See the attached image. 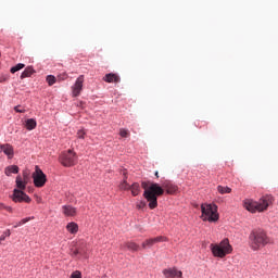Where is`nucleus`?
<instances>
[{
	"label": "nucleus",
	"instance_id": "f257e3e1",
	"mask_svg": "<svg viewBox=\"0 0 278 278\" xmlns=\"http://www.w3.org/2000/svg\"><path fill=\"white\" fill-rule=\"evenodd\" d=\"M141 188H143V197L149 203L150 210H155L157 207V197H162L164 194V190H166L167 194H175L178 188L169 181H165L162 187L156 182L151 181H142Z\"/></svg>",
	"mask_w": 278,
	"mask_h": 278
},
{
	"label": "nucleus",
	"instance_id": "f03ea898",
	"mask_svg": "<svg viewBox=\"0 0 278 278\" xmlns=\"http://www.w3.org/2000/svg\"><path fill=\"white\" fill-rule=\"evenodd\" d=\"M273 203V197L265 195L260 199V201H253L252 199H247L243 201V207L251 212V214H255L256 212H266L268 210V205Z\"/></svg>",
	"mask_w": 278,
	"mask_h": 278
},
{
	"label": "nucleus",
	"instance_id": "7ed1b4c3",
	"mask_svg": "<svg viewBox=\"0 0 278 278\" xmlns=\"http://www.w3.org/2000/svg\"><path fill=\"white\" fill-rule=\"evenodd\" d=\"M249 238L250 247L253 251H260V249H264L266 244H270V238H268L264 230H253Z\"/></svg>",
	"mask_w": 278,
	"mask_h": 278
},
{
	"label": "nucleus",
	"instance_id": "20e7f679",
	"mask_svg": "<svg viewBox=\"0 0 278 278\" xmlns=\"http://www.w3.org/2000/svg\"><path fill=\"white\" fill-rule=\"evenodd\" d=\"M16 188L13 190L14 203H31V198L23 192L27 188V182L23 180V176H17L15 179Z\"/></svg>",
	"mask_w": 278,
	"mask_h": 278
},
{
	"label": "nucleus",
	"instance_id": "39448f33",
	"mask_svg": "<svg viewBox=\"0 0 278 278\" xmlns=\"http://www.w3.org/2000/svg\"><path fill=\"white\" fill-rule=\"evenodd\" d=\"M211 251L214 255V257H226L233 251V248H231V244H229V239H224L218 244H211Z\"/></svg>",
	"mask_w": 278,
	"mask_h": 278
},
{
	"label": "nucleus",
	"instance_id": "423d86ee",
	"mask_svg": "<svg viewBox=\"0 0 278 278\" xmlns=\"http://www.w3.org/2000/svg\"><path fill=\"white\" fill-rule=\"evenodd\" d=\"M202 219L208 223H216L218 220V206L216 204L204 203L201 205Z\"/></svg>",
	"mask_w": 278,
	"mask_h": 278
},
{
	"label": "nucleus",
	"instance_id": "0eeeda50",
	"mask_svg": "<svg viewBox=\"0 0 278 278\" xmlns=\"http://www.w3.org/2000/svg\"><path fill=\"white\" fill-rule=\"evenodd\" d=\"M59 161L62 166L67 168L75 166V164H77V153H75L73 150H67L60 155Z\"/></svg>",
	"mask_w": 278,
	"mask_h": 278
},
{
	"label": "nucleus",
	"instance_id": "6e6552de",
	"mask_svg": "<svg viewBox=\"0 0 278 278\" xmlns=\"http://www.w3.org/2000/svg\"><path fill=\"white\" fill-rule=\"evenodd\" d=\"M33 179L36 188H43L45 184H47V175L38 166L35 167Z\"/></svg>",
	"mask_w": 278,
	"mask_h": 278
},
{
	"label": "nucleus",
	"instance_id": "1a4fd4ad",
	"mask_svg": "<svg viewBox=\"0 0 278 278\" xmlns=\"http://www.w3.org/2000/svg\"><path fill=\"white\" fill-rule=\"evenodd\" d=\"M160 242H168V238L164 237V236H159L155 238H150L147 239L142 244V249H151V247H153L154 244H157Z\"/></svg>",
	"mask_w": 278,
	"mask_h": 278
},
{
	"label": "nucleus",
	"instance_id": "9d476101",
	"mask_svg": "<svg viewBox=\"0 0 278 278\" xmlns=\"http://www.w3.org/2000/svg\"><path fill=\"white\" fill-rule=\"evenodd\" d=\"M163 275L165 278H184V273L177 269V267L163 269Z\"/></svg>",
	"mask_w": 278,
	"mask_h": 278
},
{
	"label": "nucleus",
	"instance_id": "9b49d317",
	"mask_svg": "<svg viewBox=\"0 0 278 278\" xmlns=\"http://www.w3.org/2000/svg\"><path fill=\"white\" fill-rule=\"evenodd\" d=\"M81 90H84V75H80L74 86H72V94L73 97H79L81 94Z\"/></svg>",
	"mask_w": 278,
	"mask_h": 278
},
{
	"label": "nucleus",
	"instance_id": "f8f14e48",
	"mask_svg": "<svg viewBox=\"0 0 278 278\" xmlns=\"http://www.w3.org/2000/svg\"><path fill=\"white\" fill-rule=\"evenodd\" d=\"M0 153H4L9 160H12L14 157V148L9 143L0 144Z\"/></svg>",
	"mask_w": 278,
	"mask_h": 278
},
{
	"label": "nucleus",
	"instance_id": "ddd939ff",
	"mask_svg": "<svg viewBox=\"0 0 278 278\" xmlns=\"http://www.w3.org/2000/svg\"><path fill=\"white\" fill-rule=\"evenodd\" d=\"M103 81H106V84H118L121 83V76L114 73H110L103 77Z\"/></svg>",
	"mask_w": 278,
	"mask_h": 278
},
{
	"label": "nucleus",
	"instance_id": "4468645a",
	"mask_svg": "<svg viewBox=\"0 0 278 278\" xmlns=\"http://www.w3.org/2000/svg\"><path fill=\"white\" fill-rule=\"evenodd\" d=\"M64 216H76L77 208L71 205H64L62 206Z\"/></svg>",
	"mask_w": 278,
	"mask_h": 278
},
{
	"label": "nucleus",
	"instance_id": "2eb2a0df",
	"mask_svg": "<svg viewBox=\"0 0 278 278\" xmlns=\"http://www.w3.org/2000/svg\"><path fill=\"white\" fill-rule=\"evenodd\" d=\"M122 249H128V251H140V245L134 241H128L122 244Z\"/></svg>",
	"mask_w": 278,
	"mask_h": 278
},
{
	"label": "nucleus",
	"instance_id": "dca6fc26",
	"mask_svg": "<svg viewBox=\"0 0 278 278\" xmlns=\"http://www.w3.org/2000/svg\"><path fill=\"white\" fill-rule=\"evenodd\" d=\"M34 73H36V71L34 70V67L31 66H27L24 72L21 74L20 78L21 79H25L27 77H31V75H34Z\"/></svg>",
	"mask_w": 278,
	"mask_h": 278
},
{
	"label": "nucleus",
	"instance_id": "f3484780",
	"mask_svg": "<svg viewBox=\"0 0 278 278\" xmlns=\"http://www.w3.org/2000/svg\"><path fill=\"white\" fill-rule=\"evenodd\" d=\"M38 123L34 118H28L25 121V127L28 131L34 130L35 127H37Z\"/></svg>",
	"mask_w": 278,
	"mask_h": 278
},
{
	"label": "nucleus",
	"instance_id": "a211bd4d",
	"mask_svg": "<svg viewBox=\"0 0 278 278\" xmlns=\"http://www.w3.org/2000/svg\"><path fill=\"white\" fill-rule=\"evenodd\" d=\"M66 229L70 233H77L79 231V226L77 223L72 222L67 224Z\"/></svg>",
	"mask_w": 278,
	"mask_h": 278
},
{
	"label": "nucleus",
	"instance_id": "6ab92c4d",
	"mask_svg": "<svg viewBox=\"0 0 278 278\" xmlns=\"http://www.w3.org/2000/svg\"><path fill=\"white\" fill-rule=\"evenodd\" d=\"M4 173L8 177H10V175H12V174L16 175V174H18V166H16V165L8 166L4 170Z\"/></svg>",
	"mask_w": 278,
	"mask_h": 278
},
{
	"label": "nucleus",
	"instance_id": "aec40b11",
	"mask_svg": "<svg viewBox=\"0 0 278 278\" xmlns=\"http://www.w3.org/2000/svg\"><path fill=\"white\" fill-rule=\"evenodd\" d=\"M130 192L132 194V197H138V194H140V184L138 182H134L131 186H130Z\"/></svg>",
	"mask_w": 278,
	"mask_h": 278
},
{
	"label": "nucleus",
	"instance_id": "412c9836",
	"mask_svg": "<svg viewBox=\"0 0 278 278\" xmlns=\"http://www.w3.org/2000/svg\"><path fill=\"white\" fill-rule=\"evenodd\" d=\"M131 186L127 184V173L124 172V180L119 185V190H129Z\"/></svg>",
	"mask_w": 278,
	"mask_h": 278
},
{
	"label": "nucleus",
	"instance_id": "4be33fe9",
	"mask_svg": "<svg viewBox=\"0 0 278 278\" xmlns=\"http://www.w3.org/2000/svg\"><path fill=\"white\" fill-rule=\"evenodd\" d=\"M217 191L219 192V194H230L231 188L223 187L219 185V186H217Z\"/></svg>",
	"mask_w": 278,
	"mask_h": 278
},
{
	"label": "nucleus",
	"instance_id": "5701e85b",
	"mask_svg": "<svg viewBox=\"0 0 278 278\" xmlns=\"http://www.w3.org/2000/svg\"><path fill=\"white\" fill-rule=\"evenodd\" d=\"M23 68H25V64L18 63L15 66L11 67L10 73H18V71H23Z\"/></svg>",
	"mask_w": 278,
	"mask_h": 278
},
{
	"label": "nucleus",
	"instance_id": "b1692460",
	"mask_svg": "<svg viewBox=\"0 0 278 278\" xmlns=\"http://www.w3.org/2000/svg\"><path fill=\"white\" fill-rule=\"evenodd\" d=\"M29 220H34V217H26L21 219L18 223L14 225V229H16L17 227H21V225H25L26 223H29Z\"/></svg>",
	"mask_w": 278,
	"mask_h": 278
},
{
	"label": "nucleus",
	"instance_id": "393cba45",
	"mask_svg": "<svg viewBox=\"0 0 278 278\" xmlns=\"http://www.w3.org/2000/svg\"><path fill=\"white\" fill-rule=\"evenodd\" d=\"M46 81L49 86H53V84H55V81H58V78H55V76H53V75H48L46 78Z\"/></svg>",
	"mask_w": 278,
	"mask_h": 278
},
{
	"label": "nucleus",
	"instance_id": "a878e982",
	"mask_svg": "<svg viewBox=\"0 0 278 278\" xmlns=\"http://www.w3.org/2000/svg\"><path fill=\"white\" fill-rule=\"evenodd\" d=\"M77 138L79 140H84L86 138V130L85 129H79L76 134Z\"/></svg>",
	"mask_w": 278,
	"mask_h": 278
},
{
	"label": "nucleus",
	"instance_id": "bb28decb",
	"mask_svg": "<svg viewBox=\"0 0 278 278\" xmlns=\"http://www.w3.org/2000/svg\"><path fill=\"white\" fill-rule=\"evenodd\" d=\"M22 180L25 181V184H29V170L26 169L23 172Z\"/></svg>",
	"mask_w": 278,
	"mask_h": 278
},
{
	"label": "nucleus",
	"instance_id": "cd10ccee",
	"mask_svg": "<svg viewBox=\"0 0 278 278\" xmlns=\"http://www.w3.org/2000/svg\"><path fill=\"white\" fill-rule=\"evenodd\" d=\"M12 235V232H10V229L5 230L1 237H0V242H3V240H5V238H10V236Z\"/></svg>",
	"mask_w": 278,
	"mask_h": 278
},
{
	"label": "nucleus",
	"instance_id": "c85d7f7f",
	"mask_svg": "<svg viewBox=\"0 0 278 278\" xmlns=\"http://www.w3.org/2000/svg\"><path fill=\"white\" fill-rule=\"evenodd\" d=\"M119 136H121L122 138H129V130H127V129H125V128H122V129L119 130Z\"/></svg>",
	"mask_w": 278,
	"mask_h": 278
},
{
	"label": "nucleus",
	"instance_id": "c756f323",
	"mask_svg": "<svg viewBox=\"0 0 278 278\" xmlns=\"http://www.w3.org/2000/svg\"><path fill=\"white\" fill-rule=\"evenodd\" d=\"M147 207V202L140 201L137 203V210H144Z\"/></svg>",
	"mask_w": 278,
	"mask_h": 278
},
{
	"label": "nucleus",
	"instance_id": "7c9ffc66",
	"mask_svg": "<svg viewBox=\"0 0 278 278\" xmlns=\"http://www.w3.org/2000/svg\"><path fill=\"white\" fill-rule=\"evenodd\" d=\"M14 110H15L18 114H25V109H21V105L15 106Z\"/></svg>",
	"mask_w": 278,
	"mask_h": 278
},
{
	"label": "nucleus",
	"instance_id": "2f4dec72",
	"mask_svg": "<svg viewBox=\"0 0 278 278\" xmlns=\"http://www.w3.org/2000/svg\"><path fill=\"white\" fill-rule=\"evenodd\" d=\"M70 278H81V273L74 271Z\"/></svg>",
	"mask_w": 278,
	"mask_h": 278
},
{
	"label": "nucleus",
	"instance_id": "473e14b6",
	"mask_svg": "<svg viewBox=\"0 0 278 278\" xmlns=\"http://www.w3.org/2000/svg\"><path fill=\"white\" fill-rule=\"evenodd\" d=\"M72 255L75 257L79 255V250H72Z\"/></svg>",
	"mask_w": 278,
	"mask_h": 278
},
{
	"label": "nucleus",
	"instance_id": "72a5a7b5",
	"mask_svg": "<svg viewBox=\"0 0 278 278\" xmlns=\"http://www.w3.org/2000/svg\"><path fill=\"white\" fill-rule=\"evenodd\" d=\"M4 210H7V212H12V206H4Z\"/></svg>",
	"mask_w": 278,
	"mask_h": 278
},
{
	"label": "nucleus",
	"instance_id": "f704fd0d",
	"mask_svg": "<svg viewBox=\"0 0 278 278\" xmlns=\"http://www.w3.org/2000/svg\"><path fill=\"white\" fill-rule=\"evenodd\" d=\"M3 81H5V78L0 77V84H3Z\"/></svg>",
	"mask_w": 278,
	"mask_h": 278
},
{
	"label": "nucleus",
	"instance_id": "c9c22d12",
	"mask_svg": "<svg viewBox=\"0 0 278 278\" xmlns=\"http://www.w3.org/2000/svg\"><path fill=\"white\" fill-rule=\"evenodd\" d=\"M0 210H5L4 204H1V203H0Z\"/></svg>",
	"mask_w": 278,
	"mask_h": 278
},
{
	"label": "nucleus",
	"instance_id": "e433bc0d",
	"mask_svg": "<svg viewBox=\"0 0 278 278\" xmlns=\"http://www.w3.org/2000/svg\"><path fill=\"white\" fill-rule=\"evenodd\" d=\"M155 177L160 178V173L159 172H155Z\"/></svg>",
	"mask_w": 278,
	"mask_h": 278
},
{
	"label": "nucleus",
	"instance_id": "4c0bfd02",
	"mask_svg": "<svg viewBox=\"0 0 278 278\" xmlns=\"http://www.w3.org/2000/svg\"><path fill=\"white\" fill-rule=\"evenodd\" d=\"M62 79H66V75H63Z\"/></svg>",
	"mask_w": 278,
	"mask_h": 278
}]
</instances>
